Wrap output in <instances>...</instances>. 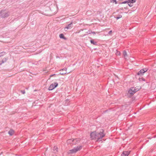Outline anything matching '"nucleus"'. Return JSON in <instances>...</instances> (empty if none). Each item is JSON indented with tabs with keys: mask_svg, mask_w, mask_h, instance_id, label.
Instances as JSON below:
<instances>
[{
	"mask_svg": "<svg viewBox=\"0 0 156 156\" xmlns=\"http://www.w3.org/2000/svg\"><path fill=\"white\" fill-rule=\"evenodd\" d=\"M104 132V131L102 129H101L99 132L96 131L92 132L90 134V138L92 140L97 139V141H102V138L105 135Z\"/></svg>",
	"mask_w": 156,
	"mask_h": 156,
	"instance_id": "nucleus-1",
	"label": "nucleus"
},
{
	"mask_svg": "<svg viewBox=\"0 0 156 156\" xmlns=\"http://www.w3.org/2000/svg\"><path fill=\"white\" fill-rule=\"evenodd\" d=\"M82 147V146H78L74 147L72 149L69 150L68 152V153L69 154L75 153L77 151H80Z\"/></svg>",
	"mask_w": 156,
	"mask_h": 156,
	"instance_id": "nucleus-2",
	"label": "nucleus"
},
{
	"mask_svg": "<svg viewBox=\"0 0 156 156\" xmlns=\"http://www.w3.org/2000/svg\"><path fill=\"white\" fill-rule=\"evenodd\" d=\"M9 15V12L5 10L0 11V17L2 18H4L7 17Z\"/></svg>",
	"mask_w": 156,
	"mask_h": 156,
	"instance_id": "nucleus-3",
	"label": "nucleus"
},
{
	"mask_svg": "<svg viewBox=\"0 0 156 156\" xmlns=\"http://www.w3.org/2000/svg\"><path fill=\"white\" fill-rule=\"evenodd\" d=\"M58 85V84L57 82H54L50 85L48 88V90H52L57 87Z\"/></svg>",
	"mask_w": 156,
	"mask_h": 156,
	"instance_id": "nucleus-4",
	"label": "nucleus"
},
{
	"mask_svg": "<svg viewBox=\"0 0 156 156\" xmlns=\"http://www.w3.org/2000/svg\"><path fill=\"white\" fill-rule=\"evenodd\" d=\"M70 143L73 144H76L79 143L80 140L79 139H71L69 140Z\"/></svg>",
	"mask_w": 156,
	"mask_h": 156,
	"instance_id": "nucleus-5",
	"label": "nucleus"
},
{
	"mask_svg": "<svg viewBox=\"0 0 156 156\" xmlns=\"http://www.w3.org/2000/svg\"><path fill=\"white\" fill-rule=\"evenodd\" d=\"M136 91L134 89L133 87H132L130 88L128 91V93L130 94L131 96H133Z\"/></svg>",
	"mask_w": 156,
	"mask_h": 156,
	"instance_id": "nucleus-6",
	"label": "nucleus"
},
{
	"mask_svg": "<svg viewBox=\"0 0 156 156\" xmlns=\"http://www.w3.org/2000/svg\"><path fill=\"white\" fill-rule=\"evenodd\" d=\"M73 21H72L70 23L68 24L64 28V30L66 31L68 29H71L73 27Z\"/></svg>",
	"mask_w": 156,
	"mask_h": 156,
	"instance_id": "nucleus-7",
	"label": "nucleus"
},
{
	"mask_svg": "<svg viewBox=\"0 0 156 156\" xmlns=\"http://www.w3.org/2000/svg\"><path fill=\"white\" fill-rule=\"evenodd\" d=\"M147 70L148 69H147L146 68L142 69L137 73V74L138 75H140V74H143L144 73L147 72Z\"/></svg>",
	"mask_w": 156,
	"mask_h": 156,
	"instance_id": "nucleus-8",
	"label": "nucleus"
},
{
	"mask_svg": "<svg viewBox=\"0 0 156 156\" xmlns=\"http://www.w3.org/2000/svg\"><path fill=\"white\" fill-rule=\"evenodd\" d=\"M130 151H123L121 156H128L130 153Z\"/></svg>",
	"mask_w": 156,
	"mask_h": 156,
	"instance_id": "nucleus-9",
	"label": "nucleus"
},
{
	"mask_svg": "<svg viewBox=\"0 0 156 156\" xmlns=\"http://www.w3.org/2000/svg\"><path fill=\"white\" fill-rule=\"evenodd\" d=\"M59 37L61 39H63L65 40H66V38L64 36V35L62 34H59Z\"/></svg>",
	"mask_w": 156,
	"mask_h": 156,
	"instance_id": "nucleus-10",
	"label": "nucleus"
},
{
	"mask_svg": "<svg viewBox=\"0 0 156 156\" xmlns=\"http://www.w3.org/2000/svg\"><path fill=\"white\" fill-rule=\"evenodd\" d=\"M122 15H121L119 14L118 15H116L114 16V17L117 20H118L120 18L122 17Z\"/></svg>",
	"mask_w": 156,
	"mask_h": 156,
	"instance_id": "nucleus-11",
	"label": "nucleus"
},
{
	"mask_svg": "<svg viewBox=\"0 0 156 156\" xmlns=\"http://www.w3.org/2000/svg\"><path fill=\"white\" fill-rule=\"evenodd\" d=\"M58 150V148L56 146H55L53 148L54 153H56L57 152Z\"/></svg>",
	"mask_w": 156,
	"mask_h": 156,
	"instance_id": "nucleus-12",
	"label": "nucleus"
},
{
	"mask_svg": "<svg viewBox=\"0 0 156 156\" xmlns=\"http://www.w3.org/2000/svg\"><path fill=\"white\" fill-rule=\"evenodd\" d=\"M14 133V131L12 129H10L8 132V133L10 136H12Z\"/></svg>",
	"mask_w": 156,
	"mask_h": 156,
	"instance_id": "nucleus-13",
	"label": "nucleus"
},
{
	"mask_svg": "<svg viewBox=\"0 0 156 156\" xmlns=\"http://www.w3.org/2000/svg\"><path fill=\"white\" fill-rule=\"evenodd\" d=\"M141 89V87L140 86H136L135 88H134V89L135 90V91L137 92L139 90Z\"/></svg>",
	"mask_w": 156,
	"mask_h": 156,
	"instance_id": "nucleus-14",
	"label": "nucleus"
},
{
	"mask_svg": "<svg viewBox=\"0 0 156 156\" xmlns=\"http://www.w3.org/2000/svg\"><path fill=\"white\" fill-rule=\"evenodd\" d=\"M90 42L91 44H93L94 45H97V42L96 41H94V40H93V39L91 40L90 41Z\"/></svg>",
	"mask_w": 156,
	"mask_h": 156,
	"instance_id": "nucleus-15",
	"label": "nucleus"
},
{
	"mask_svg": "<svg viewBox=\"0 0 156 156\" xmlns=\"http://www.w3.org/2000/svg\"><path fill=\"white\" fill-rule=\"evenodd\" d=\"M7 59L6 58H4L2 59V63H0V65H1L2 63H3L7 61Z\"/></svg>",
	"mask_w": 156,
	"mask_h": 156,
	"instance_id": "nucleus-16",
	"label": "nucleus"
},
{
	"mask_svg": "<svg viewBox=\"0 0 156 156\" xmlns=\"http://www.w3.org/2000/svg\"><path fill=\"white\" fill-rule=\"evenodd\" d=\"M124 56L126 58L127 56V52L125 50H124L123 52Z\"/></svg>",
	"mask_w": 156,
	"mask_h": 156,
	"instance_id": "nucleus-17",
	"label": "nucleus"
},
{
	"mask_svg": "<svg viewBox=\"0 0 156 156\" xmlns=\"http://www.w3.org/2000/svg\"><path fill=\"white\" fill-rule=\"evenodd\" d=\"M136 0H128L129 3H133L136 2Z\"/></svg>",
	"mask_w": 156,
	"mask_h": 156,
	"instance_id": "nucleus-18",
	"label": "nucleus"
},
{
	"mask_svg": "<svg viewBox=\"0 0 156 156\" xmlns=\"http://www.w3.org/2000/svg\"><path fill=\"white\" fill-rule=\"evenodd\" d=\"M115 51H116V55H119L120 54V52L117 50V49H116Z\"/></svg>",
	"mask_w": 156,
	"mask_h": 156,
	"instance_id": "nucleus-19",
	"label": "nucleus"
},
{
	"mask_svg": "<svg viewBox=\"0 0 156 156\" xmlns=\"http://www.w3.org/2000/svg\"><path fill=\"white\" fill-rule=\"evenodd\" d=\"M5 54V52L4 51L0 53V57H1L3 55Z\"/></svg>",
	"mask_w": 156,
	"mask_h": 156,
	"instance_id": "nucleus-20",
	"label": "nucleus"
},
{
	"mask_svg": "<svg viewBox=\"0 0 156 156\" xmlns=\"http://www.w3.org/2000/svg\"><path fill=\"white\" fill-rule=\"evenodd\" d=\"M126 3H129V2L128 1V0L127 1H126L124 2H122L121 3V4H125Z\"/></svg>",
	"mask_w": 156,
	"mask_h": 156,
	"instance_id": "nucleus-21",
	"label": "nucleus"
},
{
	"mask_svg": "<svg viewBox=\"0 0 156 156\" xmlns=\"http://www.w3.org/2000/svg\"><path fill=\"white\" fill-rule=\"evenodd\" d=\"M128 5L129 6L131 7H132L133 6V3H128Z\"/></svg>",
	"mask_w": 156,
	"mask_h": 156,
	"instance_id": "nucleus-22",
	"label": "nucleus"
},
{
	"mask_svg": "<svg viewBox=\"0 0 156 156\" xmlns=\"http://www.w3.org/2000/svg\"><path fill=\"white\" fill-rule=\"evenodd\" d=\"M110 1L111 2H112L113 3L115 2V4L117 3V2L116 1V0H110Z\"/></svg>",
	"mask_w": 156,
	"mask_h": 156,
	"instance_id": "nucleus-23",
	"label": "nucleus"
},
{
	"mask_svg": "<svg viewBox=\"0 0 156 156\" xmlns=\"http://www.w3.org/2000/svg\"><path fill=\"white\" fill-rule=\"evenodd\" d=\"M66 73H67L66 72H63V73H60V74H61V75H64V74H66Z\"/></svg>",
	"mask_w": 156,
	"mask_h": 156,
	"instance_id": "nucleus-24",
	"label": "nucleus"
},
{
	"mask_svg": "<svg viewBox=\"0 0 156 156\" xmlns=\"http://www.w3.org/2000/svg\"><path fill=\"white\" fill-rule=\"evenodd\" d=\"M21 92L23 94H24L25 93V91L24 90H21Z\"/></svg>",
	"mask_w": 156,
	"mask_h": 156,
	"instance_id": "nucleus-25",
	"label": "nucleus"
},
{
	"mask_svg": "<svg viewBox=\"0 0 156 156\" xmlns=\"http://www.w3.org/2000/svg\"><path fill=\"white\" fill-rule=\"evenodd\" d=\"M91 33L93 34H96V32H94V31H93V32L91 31V33L90 32L89 33V34H91Z\"/></svg>",
	"mask_w": 156,
	"mask_h": 156,
	"instance_id": "nucleus-26",
	"label": "nucleus"
},
{
	"mask_svg": "<svg viewBox=\"0 0 156 156\" xmlns=\"http://www.w3.org/2000/svg\"><path fill=\"white\" fill-rule=\"evenodd\" d=\"M67 69L66 68H64L62 69L61 70H62V71L65 70L66 71Z\"/></svg>",
	"mask_w": 156,
	"mask_h": 156,
	"instance_id": "nucleus-27",
	"label": "nucleus"
},
{
	"mask_svg": "<svg viewBox=\"0 0 156 156\" xmlns=\"http://www.w3.org/2000/svg\"><path fill=\"white\" fill-rule=\"evenodd\" d=\"M112 32V31L111 30L108 32V34H109V35H111Z\"/></svg>",
	"mask_w": 156,
	"mask_h": 156,
	"instance_id": "nucleus-28",
	"label": "nucleus"
},
{
	"mask_svg": "<svg viewBox=\"0 0 156 156\" xmlns=\"http://www.w3.org/2000/svg\"><path fill=\"white\" fill-rule=\"evenodd\" d=\"M55 75H56V74H54L51 75L50 76V77H51L52 76H54Z\"/></svg>",
	"mask_w": 156,
	"mask_h": 156,
	"instance_id": "nucleus-29",
	"label": "nucleus"
},
{
	"mask_svg": "<svg viewBox=\"0 0 156 156\" xmlns=\"http://www.w3.org/2000/svg\"><path fill=\"white\" fill-rule=\"evenodd\" d=\"M141 79H142V80H143V81H145V79H144V78H142Z\"/></svg>",
	"mask_w": 156,
	"mask_h": 156,
	"instance_id": "nucleus-30",
	"label": "nucleus"
},
{
	"mask_svg": "<svg viewBox=\"0 0 156 156\" xmlns=\"http://www.w3.org/2000/svg\"><path fill=\"white\" fill-rule=\"evenodd\" d=\"M141 79L140 78L139 79V80L140 81L142 80V79Z\"/></svg>",
	"mask_w": 156,
	"mask_h": 156,
	"instance_id": "nucleus-31",
	"label": "nucleus"
},
{
	"mask_svg": "<svg viewBox=\"0 0 156 156\" xmlns=\"http://www.w3.org/2000/svg\"><path fill=\"white\" fill-rule=\"evenodd\" d=\"M153 137H150L148 138L150 139H152V138Z\"/></svg>",
	"mask_w": 156,
	"mask_h": 156,
	"instance_id": "nucleus-32",
	"label": "nucleus"
},
{
	"mask_svg": "<svg viewBox=\"0 0 156 156\" xmlns=\"http://www.w3.org/2000/svg\"><path fill=\"white\" fill-rule=\"evenodd\" d=\"M121 9V10H122L123 9V8H122V9Z\"/></svg>",
	"mask_w": 156,
	"mask_h": 156,
	"instance_id": "nucleus-33",
	"label": "nucleus"
},
{
	"mask_svg": "<svg viewBox=\"0 0 156 156\" xmlns=\"http://www.w3.org/2000/svg\"><path fill=\"white\" fill-rule=\"evenodd\" d=\"M156 137V136H154L153 137H154V138H155V137Z\"/></svg>",
	"mask_w": 156,
	"mask_h": 156,
	"instance_id": "nucleus-34",
	"label": "nucleus"
},
{
	"mask_svg": "<svg viewBox=\"0 0 156 156\" xmlns=\"http://www.w3.org/2000/svg\"><path fill=\"white\" fill-rule=\"evenodd\" d=\"M84 29H81V30L82 31H83Z\"/></svg>",
	"mask_w": 156,
	"mask_h": 156,
	"instance_id": "nucleus-35",
	"label": "nucleus"
},
{
	"mask_svg": "<svg viewBox=\"0 0 156 156\" xmlns=\"http://www.w3.org/2000/svg\"><path fill=\"white\" fill-rule=\"evenodd\" d=\"M68 101V100H66V101Z\"/></svg>",
	"mask_w": 156,
	"mask_h": 156,
	"instance_id": "nucleus-36",
	"label": "nucleus"
}]
</instances>
